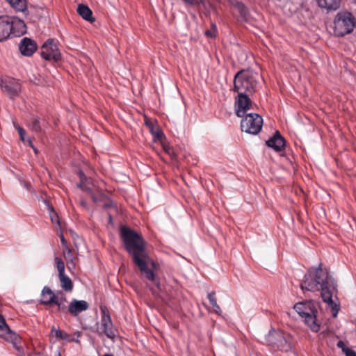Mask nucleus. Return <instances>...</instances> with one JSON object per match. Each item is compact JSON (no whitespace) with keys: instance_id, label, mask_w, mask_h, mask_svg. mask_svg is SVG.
Segmentation results:
<instances>
[{"instance_id":"21","label":"nucleus","mask_w":356,"mask_h":356,"mask_svg":"<svg viewBox=\"0 0 356 356\" xmlns=\"http://www.w3.org/2000/svg\"><path fill=\"white\" fill-rule=\"evenodd\" d=\"M16 12L25 13L28 10L27 0H6Z\"/></svg>"},{"instance_id":"32","label":"nucleus","mask_w":356,"mask_h":356,"mask_svg":"<svg viewBox=\"0 0 356 356\" xmlns=\"http://www.w3.org/2000/svg\"><path fill=\"white\" fill-rule=\"evenodd\" d=\"M49 211L50 213V218L51 220V222L53 223H59V220L57 214L54 212V208L51 207H49Z\"/></svg>"},{"instance_id":"17","label":"nucleus","mask_w":356,"mask_h":356,"mask_svg":"<svg viewBox=\"0 0 356 356\" xmlns=\"http://www.w3.org/2000/svg\"><path fill=\"white\" fill-rule=\"evenodd\" d=\"M67 303V298L62 291H57L53 304L57 306V312L59 313L66 314L68 308Z\"/></svg>"},{"instance_id":"20","label":"nucleus","mask_w":356,"mask_h":356,"mask_svg":"<svg viewBox=\"0 0 356 356\" xmlns=\"http://www.w3.org/2000/svg\"><path fill=\"white\" fill-rule=\"evenodd\" d=\"M341 0H317L320 8L325 9L327 12L337 10Z\"/></svg>"},{"instance_id":"35","label":"nucleus","mask_w":356,"mask_h":356,"mask_svg":"<svg viewBox=\"0 0 356 356\" xmlns=\"http://www.w3.org/2000/svg\"><path fill=\"white\" fill-rule=\"evenodd\" d=\"M24 186L28 190L30 191V186L31 185L29 184L26 183L25 181H23Z\"/></svg>"},{"instance_id":"8","label":"nucleus","mask_w":356,"mask_h":356,"mask_svg":"<svg viewBox=\"0 0 356 356\" xmlns=\"http://www.w3.org/2000/svg\"><path fill=\"white\" fill-rule=\"evenodd\" d=\"M241 128L242 131L256 135L260 132L263 125V119L257 113H250L242 117Z\"/></svg>"},{"instance_id":"9","label":"nucleus","mask_w":356,"mask_h":356,"mask_svg":"<svg viewBox=\"0 0 356 356\" xmlns=\"http://www.w3.org/2000/svg\"><path fill=\"white\" fill-rule=\"evenodd\" d=\"M40 54L42 58L47 60L58 61L61 59V54L54 39H49L43 44Z\"/></svg>"},{"instance_id":"2","label":"nucleus","mask_w":356,"mask_h":356,"mask_svg":"<svg viewBox=\"0 0 356 356\" xmlns=\"http://www.w3.org/2000/svg\"><path fill=\"white\" fill-rule=\"evenodd\" d=\"M120 235L124 248L132 257L133 261L136 264L145 278L152 282L159 288V282L156 279L153 270L148 268V264L154 266V262L150 259L145 250V244L143 237L134 229L122 227Z\"/></svg>"},{"instance_id":"11","label":"nucleus","mask_w":356,"mask_h":356,"mask_svg":"<svg viewBox=\"0 0 356 356\" xmlns=\"http://www.w3.org/2000/svg\"><path fill=\"white\" fill-rule=\"evenodd\" d=\"M101 310V328L102 332L110 339H114L116 336L111 317L108 309L105 306L100 307Z\"/></svg>"},{"instance_id":"31","label":"nucleus","mask_w":356,"mask_h":356,"mask_svg":"<svg viewBox=\"0 0 356 356\" xmlns=\"http://www.w3.org/2000/svg\"><path fill=\"white\" fill-rule=\"evenodd\" d=\"M81 333L79 331H76L72 335L68 334V338L66 341L69 342H75L76 343H79V337H81Z\"/></svg>"},{"instance_id":"13","label":"nucleus","mask_w":356,"mask_h":356,"mask_svg":"<svg viewBox=\"0 0 356 356\" xmlns=\"http://www.w3.org/2000/svg\"><path fill=\"white\" fill-rule=\"evenodd\" d=\"M0 337L11 342L17 349H19L18 345L21 340L19 336L10 330L1 315H0Z\"/></svg>"},{"instance_id":"26","label":"nucleus","mask_w":356,"mask_h":356,"mask_svg":"<svg viewBox=\"0 0 356 356\" xmlns=\"http://www.w3.org/2000/svg\"><path fill=\"white\" fill-rule=\"evenodd\" d=\"M234 7L237 9L240 13L241 17L243 20H248L249 16V12L248 8L242 2H236L234 4Z\"/></svg>"},{"instance_id":"39","label":"nucleus","mask_w":356,"mask_h":356,"mask_svg":"<svg viewBox=\"0 0 356 356\" xmlns=\"http://www.w3.org/2000/svg\"><path fill=\"white\" fill-rule=\"evenodd\" d=\"M84 175L83 172H80V177L81 178Z\"/></svg>"},{"instance_id":"18","label":"nucleus","mask_w":356,"mask_h":356,"mask_svg":"<svg viewBox=\"0 0 356 356\" xmlns=\"http://www.w3.org/2000/svg\"><path fill=\"white\" fill-rule=\"evenodd\" d=\"M188 6H201L204 13L208 15L213 8L212 3L209 0H182Z\"/></svg>"},{"instance_id":"6","label":"nucleus","mask_w":356,"mask_h":356,"mask_svg":"<svg viewBox=\"0 0 356 356\" xmlns=\"http://www.w3.org/2000/svg\"><path fill=\"white\" fill-rule=\"evenodd\" d=\"M268 346L281 351L287 352L292 348V339L289 334L281 330H270L266 336Z\"/></svg>"},{"instance_id":"14","label":"nucleus","mask_w":356,"mask_h":356,"mask_svg":"<svg viewBox=\"0 0 356 356\" xmlns=\"http://www.w3.org/2000/svg\"><path fill=\"white\" fill-rule=\"evenodd\" d=\"M37 48L36 42L29 38H23L19 44V50L25 56H31L35 52Z\"/></svg>"},{"instance_id":"24","label":"nucleus","mask_w":356,"mask_h":356,"mask_svg":"<svg viewBox=\"0 0 356 356\" xmlns=\"http://www.w3.org/2000/svg\"><path fill=\"white\" fill-rule=\"evenodd\" d=\"M207 298L209 300L210 304L211 305L213 312L218 315H221L222 310L220 307L217 303V300L216 298V293L214 291H211L208 293Z\"/></svg>"},{"instance_id":"41","label":"nucleus","mask_w":356,"mask_h":356,"mask_svg":"<svg viewBox=\"0 0 356 356\" xmlns=\"http://www.w3.org/2000/svg\"><path fill=\"white\" fill-rule=\"evenodd\" d=\"M71 264H72V265H73V266H74V264L73 263V261H71Z\"/></svg>"},{"instance_id":"22","label":"nucleus","mask_w":356,"mask_h":356,"mask_svg":"<svg viewBox=\"0 0 356 356\" xmlns=\"http://www.w3.org/2000/svg\"><path fill=\"white\" fill-rule=\"evenodd\" d=\"M78 14L81 16L84 19L93 22L95 19L92 17V12L89 7L85 4H79L77 8Z\"/></svg>"},{"instance_id":"38","label":"nucleus","mask_w":356,"mask_h":356,"mask_svg":"<svg viewBox=\"0 0 356 356\" xmlns=\"http://www.w3.org/2000/svg\"><path fill=\"white\" fill-rule=\"evenodd\" d=\"M111 206H112V203H111V204H107L106 205V207H111Z\"/></svg>"},{"instance_id":"30","label":"nucleus","mask_w":356,"mask_h":356,"mask_svg":"<svg viewBox=\"0 0 356 356\" xmlns=\"http://www.w3.org/2000/svg\"><path fill=\"white\" fill-rule=\"evenodd\" d=\"M205 35L211 38H215L217 34V26L215 24H211V27L209 30H206L204 32Z\"/></svg>"},{"instance_id":"12","label":"nucleus","mask_w":356,"mask_h":356,"mask_svg":"<svg viewBox=\"0 0 356 356\" xmlns=\"http://www.w3.org/2000/svg\"><path fill=\"white\" fill-rule=\"evenodd\" d=\"M249 95L245 93H238V96L236 97L235 113L239 118L248 114V111L251 109L252 101Z\"/></svg>"},{"instance_id":"27","label":"nucleus","mask_w":356,"mask_h":356,"mask_svg":"<svg viewBox=\"0 0 356 356\" xmlns=\"http://www.w3.org/2000/svg\"><path fill=\"white\" fill-rule=\"evenodd\" d=\"M47 124L44 120H41L38 118H35L33 119V121L31 124V128L33 131L35 132H40L42 130V127L45 126Z\"/></svg>"},{"instance_id":"28","label":"nucleus","mask_w":356,"mask_h":356,"mask_svg":"<svg viewBox=\"0 0 356 356\" xmlns=\"http://www.w3.org/2000/svg\"><path fill=\"white\" fill-rule=\"evenodd\" d=\"M56 266L58 272V275L65 273V264L61 258L58 257H55Z\"/></svg>"},{"instance_id":"10","label":"nucleus","mask_w":356,"mask_h":356,"mask_svg":"<svg viewBox=\"0 0 356 356\" xmlns=\"http://www.w3.org/2000/svg\"><path fill=\"white\" fill-rule=\"evenodd\" d=\"M0 87L2 91L10 98L16 97L21 89L19 81L11 77L1 78Z\"/></svg>"},{"instance_id":"29","label":"nucleus","mask_w":356,"mask_h":356,"mask_svg":"<svg viewBox=\"0 0 356 356\" xmlns=\"http://www.w3.org/2000/svg\"><path fill=\"white\" fill-rule=\"evenodd\" d=\"M337 346L340 348H342V350L344 352L346 356H356V353L355 350L348 348H343V343L341 341L338 342Z\"/></svg>"},{"instance_id":"34","label":"nucleus","mask_w":356,"mask_h":356,"mask_svg":"<svg viewBox=\"0 0 356 356\" xmlns=\"http://www.w3.org/2000/svg\"><path fill=\"white\" fill-rule=\"evenodd\" d=\"M59 236H60V241H61L62 245L64 248H66L67 247V241H66L63 234H60Z\"/></svg>"},{"instance_id":"19","label":"nucleus","mask_w":356,"mask_h":356,"mask_svg":"<svg viewBox=\"0 0 356 356\" xmlns=\"http://www.w3.org/2000/svg\"><path fill=\"white\" fill-rule=\"evenodd\" d=\"M56 296V292H54L49 287L44 286L42 290L40 300L41 303L44 305H51Z\"/></svg>"},{"instance_id":"16","label":"nucleus","mask_w":356,"mask_h":356,"mask_svg":"<svg viewBox=\"0 0 356 356\" xmlns=\"http://www.w3.org/2000/svg\"><path fill=\"white\" fill-rule=\"evenodd\" d=\"M89 307L86 300L73 299L68 305L67 312L73 316H76L83 312L86 311Z\"/></svg>"},{"instance_id":"37","label":"nucleus","mask_w":356,"mask_h":356,"mask_svg":"<svg viewBox=\"0 0 356 356\" xmlns=\"http://www.w3.org/2000/svg\"><path fill=\"white\" fill-rule=\"evenodd\" d=\"M108 217H109L110 222H111L112 221V216H111V214H108Z\"/></svg>"},{"instance_id":"4","label":"nucleus","mask_w":356,"mask_h":356,"mask_svg":"<svg viewBox=\"0 0 356 356\" xmlns=\"http://www.w3.org/2000/svg\"><path fill=\"white\" fill-rule=\"evenodd\" d=\"M296 312L304 318L305 324L314 332H317L320 325L316 322L318 313L316 304L312 300L299 302L293 306Z\"/></svg>"},{"instance_id":"25","label":"nucleus","mask_w":356,"mask_h":356,"mask_svg":"<svg viewBox=\"0 0 356 356\" xmlns=\"http://www.w3.org/2000/svg\"><path fill=\"white\" fill-rule=\"evenodd\" d=\"M51 335L56 339H61L66 341L68 338V334L63 330H60L58 327L53 326L51 329Z\"/></svg>"},{"instance_id":"1","label":"nucleus","mask_w":356,"mask_h":356,"mask_svg":"<svg viewBox=\"0 0 356 356\" xmlns=\"http://www.w3.org/2000/svg\"><path fill=\"white\" fill-rule=\"evenodd\" d=\"M300 287L303 291H321L322 299L330 308L332 316H337L339 306L334 300L337 295V284L327 268H322L321 264L309 269Z\"/></svg>"},{"instance_id":"3","label":"nucleus","mask_w":356,"mask_h":356,"mask_svg":"<svg viewBox=\"0 0 356 356\" xmlns=\"http://www.w3.org/2000/svg\"><path fill=\"white\" fill-rule=\"evenodd\" d=\"M27 28L23 19L13 15L0 16V42L26 33Z\"/></svg>"},{"instance_id":"15","label":"nucleus","mask_w":356,"mask_h":356,"mask_svg":"<svg viewBox=\"0 0 356 356\" xmlns=\"http://www.w3.org/2000/svg\"><path fill=\"white\" fill-rule=\"evenodd\" d=\"M266 143L268 147L273 149L277 152L282 151L286 147V140L278 131H277L271 138L266 140Z\"/></svg>"},{"instance_id":"5","label":"nucleus","mask_w":356,"mask_h":356,"mask_svg":"<svg viewBox=\"0 0 356 356\" xmlns=\"http://www.w3.org/2000/svg\"><path fill=\"white\" fill-rule=\"evenodd\" d=\"M257 74L249 71H240L234 76V91L252 95L256 91Z\"/></svg>"},{"instance_id":"36","label":"nucleus","mask_w":356,"mask_h":356,"mask_svg":"<svg viewBox=\"0 0 356 356\" xmlns=\"http://www.w3.org/2000/svg\"><path fill=\"white\" fill-rule=\"evenodd\" d=\"M92 200L95 202H97V200L95 196H92Z\"/></svg>"},{"instance_id":"23","label":"nucleus","mask_w":356,"mask_h":356,"mask_svg":"<svg viewBox=\"0 0 356 356\" xmlns=\"http://www.w3.org/2000/svg\"><path fill=\"white\" fill-rule=\"evenodd\" d=\"M58 278L60 282L61 288L65 291H72L73 289V284L71 279L65 275V273L62 275H58Z\"/></svg>"},{"instance_id":"33","label":"nucleus","mask_w":356,"mask_h":356,"mask_svg":"<svg viewBox=\"0 0 356 356\" xmlns=\"http://www.w3.org/2000/svg\"><path fill=\"white\" fill-rule=\"evenodd\" d=\"M13 124H14V127L16 128V129L18 131V134L20 136V139L22 140V141H24V138H25V135H26V131H24V129L21 127L18 124H15V122H13Z\"/></svg>"},{"instance_id":"7","label":"nucleus","mask_w":356,"mask_h":356,"mask_svg":"<svg viewBox=\"0 0 356 356\" xmlns=\"http://www.w3.org/2000/svg\"><path fill=\"white\" fill-rule=\"evenodd\" d=\"M334 33L337 36H343L351 33L355 26V19L349 12H339L334 20Z\"/></svg>"},{"instance_id":"40","label":"nucleus","mask_w":356,"mask_h":356,"mask_svg":"<svg viewBox=\"0 0 356 356\" xmlns=\"http://www.w3.org/2000/svg\"><path fill=\"white\" fill-rule=\"evenodd\" d=\"M77 186H78L79 188H82V185H81V184H78V185H77Z\"/></svg>"}]
</instances>
